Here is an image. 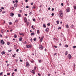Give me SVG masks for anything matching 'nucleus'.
<instances>
[{"label":"nucleus","instance_id":"f257e3e1","mask_svg":"<svg viewBox=\"0 0 76 76\" xmlns=\"http://www.w3.org/2000/svg\"><path fill=\"white\" fill-rule=\"evenodd\" d=\"M58 16L59 17H63V12L61 10H60L59 12Z\"/></svg>","mask_w":76,"mask_h":76},{"label":"nucleus","instance_id":"f03ea898","mask_svg":"<svg viewBox=\"0 0 76 76\" xmlns=\"http://www.w3.org/2000/svg\"><path fill=\"white\" fill-rule=\"evenodd\" d=\"M70 8L68 7L66 9V12H70Z\"/></svg>","mask_w":76,"mask_h":76},{"label":"nucleus","instance_id":"7ed1b4c3","mask_svg":"<svg viewBox=\"0 0 76 76\" xmlns=\"http://www.w3.org/2000/svg\"><path fill=\"white\" fill-rule=\"evenodd\" d=\"M4 42L3 41V40L2 39L1 40V44H2V45H4Z\"/></svg>","mask_w":76,"mask_h":76},{"label":"nucleus","instance_id":"20e7f679","mask_svg":"<svg viewBox=\"0 0 76 76\" xmlns=\"http://www.w3.org/2000/svg\"><path fill=\"white\" fill-rule=\"evenodd\" d=\"M68 58H69V59H70L72 58V56H71V55L69 54L68 56Z\"/></svg>","mask_w":76,"mask_h":76},{"label":"nucleus","instance_id":"39448f33","mask_svg":"<svg viewBox=\"0 0 76 76\" xmlns=\"http://www.w3.org/2000/svg\"><path fill=\"white\" fill-rule=\"evenodd\" d=\"M39 49L40 50H42L43 48V47L42 46V45H39Z\"/></svg>","mask_w":76,"mask_h":76},{"label":"nucleus","instance_id":"423d86ee","mask_svg":"<svg viewBox=\"0 0 76 76\" xmlns=\"http://www.w3.org/2000/svg\"><path fill=\"white\" fill-rule=\"evenodd\" d=\"M44 37V36L41 37V39H40V42H42V40H43Z\"/></svg>","mask_w":76,"mask_h":76},{"label":"nucleus","instance_id":"0eeeda50","mask_svg":"<svg viewBox=\"0 0 76 76\" xmlns=\"http://www.w3.org/2000/svg\"><path fill=\"white\" fill-rule=\"evenodd\" d=\"M49 29V28H46L45 29V31L46 32H48V30Z\"/></svg>","mask_w":76,"mask_h":76},{"label":"nucleus","instance_id":"6e6552de","mask_svg":"<svg viewBox=\"0 0 76 76\" xmlns=\"http://www.w3.org/2000/svg\"><path fill=\"white\" fill-rule=\"evenodd\" d=\"M26 66L27 67H29V63L28 62L26 63Z\"/></svg>","mask_w":76,"mask_h":76},{"label":"nucleus","instance_id":"1a4fd4ad","mask_svg":"<svg viewBox=\"0 0 76 76\" xmlns=\"http://www.w3.org/2000/svg\"><path fill=\"white\" fill-rule=\"evenodd\" d=\"M24 20H25V22H28V20H27V18H26V17L24 18Z\"/></svg>","mask_w":76,"mask_h":76},{"label":"nucleus","instance_id":"9d476101","mask_svg":"<svg viewBox=\"0 0 76 76\" xmlns=\"http://www.w3.org/2000/svg\"><path fill=\"white\" fill-rule=\"evenodd\" d=\"M1 54L2 55H3V54H6V53L4 51H2L1 53Z\"/></svg>","mask_w":76,"mask_h":76},{"label":"nucleus","instance_id":"9b49d317","mask_svg":"<svg viewBox=\"0 0 76 76\" xmlns=\"http://www.w3.org/2000/svg\"><path fill=\"white\" fill-rule=\"evenodd\" d=\"M10 16H12V17H13V16H14V14L13 13H11L10 14Z\"/></svg>","mask_w":76,"mask_h":76},{"label":"nucleus","instance_id":"f8f14e48","mask_svg":"<svg viewBox=\"0 0 76 76\" xmlns=\"http://www.w3.org/2000/svg\"><path fill=\"white\" fill-rule=\"evenodd\" d=\"M31 36H32V35H35V33H31Z\"/></svg>","mask_w":76,"mask_h":76},{"label":"nucleus","instance_id":"ddd939ff","mask_svg":"<svg viewBox=\"0 0 76 76\" xmlns=\"http://www.w3.org/2000/svg\"><path fill=\"white\" fill-rule=\"evenodd\" d=\"M31 73L33 74H35V73L34 72V70L33 69L31 71Z\"/></svg>","mask_w":76,"mask_h":76},{"label":"nucleus","instance_id":"4468645a","mask_svg":"<svg viewBox=\"0 0 76 76\" xmlns=\"http://www.w3.org/2000/svg\"><path fill=\"white\" fill-rule=\"evenodd\" d=\"M26 47H27V48H30V47H31V45H28L27 46H26Z\"/></svg>","mask_w":76,"mask_h":76},{"label":"nucleus","instance_id":"2eb2a0df","mask_svg":"<svg viewBox=\"0 0 76 76\" xmlns=\"http://www.w3.org/2000/svg\"><path fill=\"white\" fill-rule=\"evenodd\" d=\"M19 34L20 35H22V36H24V34H23V33H20Z\"/></svg>","mask_w":76,"mask_h":76},{"label":"nucleus","instance_id":"dca6fc26","mask_svg":"<svg viewBox=\"0 0 76 76\" xmlns=\"http://www.w3.org/2000/svg\"><path fill=\"white\" fill-rule=\"evenodd\" d=\"M53 40L55 42H56V41H57V39L56 38H55L53 39Z\"/></svg>","mask_w":76,"mask_h":76},{"label":"nucleus","instance_id":"f3484780","mask_svg":"<svg viewBox=\"0 0 76 76\" xmlns=\"http://www.w3.org/2000/svg\"><path fill=\"white\" fill-rule=\"evenodd\" d=\"M17 6H18V5L17 4H14V7H17Z\"/></svg>","mask_w":76,"mask_h":76},{"label":"nucleus","instance_id":"a211bd4d","mask_svg":"<svg viewBox=\"0 0 76 76\" xmlns=\"http://www.w3.org/2000/svg\"><path fill=\"white\" fill-rule=\"evenodd\" d=\"M22 40V37H20L19 38V41H21Z\"/></svg>","mask_w":76,"mask_h":76},{"label":"nucleus","instance_id":"6ab92c4d","mask_svg":"<svg viewBox=\"0 0 76 76\" xmlns=\"http://www.w3.org/2000/svg\"><path fill=\"white\" fill-rule=\"evenodd\" d=\"M66 28H69V25L68 24H67L66 26Z\"/></svg>","mask_w":76,"mask_h":76},{"label":"nucleus","instance_id":"aec40b11","mask_svg":"<svg viewBox=\"0 0 76 76\" xmlns=\"http://www.w3.org/2000/svg\"><path fill=\"white\" fill-rule=\"evenodd\" d=\"M14 38H17V35L16 34L14 35Z\"/></svg>","mask_w":76,"mask_h":76},{"label":"nucleus","instance_id":"412c9836","mask_svg":"<svg viewBox=\"0 0 76 76\" xmlns=\"http://www.w3.org/2000/svg\"><path fill=\"white\" fill-rule=\"evenodd\" d=\"M56 22H57V24H59V21L58 20H57L56 21Z\"/></svg>","mask_w":76,"mask_h":76},{"label":"nucleus","instance_id":"4be33fe9","mask_svg":"<svg viewBox=\"0 0 76 76\" xmlns=\"http://www.w3.org/2000/svg\"><path fill=\"white\" fill-rule=\"evenodd\" d=\"M18 17H20L21 16V15H20V14H19L18 15Z\"/></svg>","mask_w":76,"mask_h":76},{"label":"nucleus","instance_id":"5701e85b","mask_svg":"<svg viewBox=\"0 0 76 76\" xmlns=\"http://www.w3.org/2000/svg\"><path fill=\"white\" fill-rule=\"evenodd\" d=\"M3 72H1L0 73V76H1V75H3Z\"/></svg>","mask_w":76,"mask_h":76},{"label":"nucleus","instance_id":"b1692460","mask_svg":"<svg viewBox=\"0 0 76 76\" xmlns=\"http://www.w3.org/2000/svg\"><path fill=\"white\" fill-rule=\"evenodd\" d=\"M18 22V20H17L15 21V22L17 23Z\"/></svg>","mask_w":76,"mask_h":76},{"label":"nucleus","instance_id":"393cba45","mask_svg":"<svg viewBox=\"0 0 76 76\" xmlns=\"http://www.w3.org/2000/svg\"><path fill=\"white\" fill-rule=\"evenodd\" d=\"M43 26L44 28H45L46 27V26L45 25V24H44L43 25Z\"/></svg>","mask_w":76,"mask_h":76},{"label":"nucleus","instance_id":"a878e982","mask_svg":"<svg viewBox=\"0 0 76 76\" xmlns=\"http://www.w3.org/2000/svg\"><path fill=\"white\" fill-rule=\"evenodd\" d=\"M68 54V53H67V51H66L65 52V55H67Z\"/></svg>","mask_w":76,"mask_h":76},{"label":"nucleus","instance_id":"bb28decb","mask_svg":"<svg viewBox=\"0 0 76 76\" xmlns=\"http://www.w3.org/2000/svg\"><path fill=\"white\" fill-rule=\"evenodd\" d=\"M37 33L38 34H39V30H37Z\"/></svg>","mask_w":76,"mask_h":76},{"label":"nucleus","instance_id":"cd10ccee","mask_svg":"<svg viewBox=\"0 0 76 76\" xmlns=\"http://www.w3.org/2000/svg\"><path fill=\"white\" fill-rule=\"evenodd\" d=\"M74 7V9H76V6H73Z\"/></svg>","mask_w":76,"mask_h":76},{"label":"nucleus","instance_id":"c85d7f7f","mask_svg":"<svg viewBox=\"0 0 76 76\" xmlns=\"http://www.w3.org/2000/svg\"><path fill=\"white\" fill-rule=\"evenodd\" d=\"M7 45H10V43L9 42H8L7 43Z\"/></svg>","mask_w":76,"mask_h":76},{"label":"nucleus","instance_id":"c756f323","mask_svg":"<svg viewBox=\"0 0 76 76\" xmlns=\"http://www.w3.org/2000/svg\"><path fill=\"white\" fill-rule=\"evenodd\" d=\"M32 8L33 9H35L36 8L35 7V6H33Z\"/></svg>","mask_w":76,"mask_h":76},{"label":"nucleus","instance_id":"7c9ffc66","mask_svg":"<svg viewBox=\"0 0 76 76\" xmlns=\"http://www.w3.org/2000/svg\"><path fill=\"white\" fill-rule=\"evenodd\" d=\"M42 7V5L40 4L39 5V7Z\"/></svg>","mask_w":76,"mask_h":76},{"label":"nucleus","instance_id":"2f4dec72","mask_svg":"<svg viewBox=\"0 0 76 76\" xmlns=\"http://www.w3.org/2000/svg\"><path fill=\"white\" fill-rule=\"evenodd\" d=\"M2 13H3V14H4V13H6V12H5V11H4L2 12Z\"/></svg>","mask_w":76,"mask_h":76},{"label":"nucleus","instance_id":"473e14b6","mask_svg":"<svg viewBox=\"0 0 76 76\" xmlns=\"http://www.w3.org/2000/svg\"><path fill=\"white\" fill-rule=\"evenodd\" d=\"M9 25H12V23L10 22L9 23Z\"/></svg>","mask_w":76,"mask_h":76},{"label":"nucleus","instance_id":"72a5a7b5","mask_svg":"<svg viewBox=\"0 0 76 76\" xmlns=\"http://www.w3.org/2000/svg\"><path fill=\"white\" fill-rule=\"evenodd\" d=\"M51 15L52 16H53L54 15V13H52L51 14Z\"/></svg>","mask_w":76,"mask_h":76},{"label":"nucleus","instance_id":"f704fd0d","mask_svg":"<svg viewBox=\"0 0 76 76\" xmlns=\"http://www.w3.org/2000/svg\"><path fill=\"white\" fill-rule=\"evenodd\" d=\"M16 51L17 52H18V51H19V49H17L16 50Z\"/></svg>","mask_w":76,"mask_h":76},{"label":"nucleus","instance_id":"c9c22d12","mask_svg":"<svg viewBox=\"0 0 76 76\" xmlns=\"http://www.w3.org/2000/svg\"><path fill=\"white\" fill-rule=\"evenodd\" d=\"M48 26H50V23H48L47 24Z\"/></svg>","mask_w":76,"mask_h":76},{"label":"nucleus","instance_id":"e433bc0d","mask_svg":"<svg viewBox=\"0 0 76 76\" xmlns=\"http://www.w3.org/2000/svg\"><path fill=\"white\" fill-rule=\"evenodd\" d=\"M36 38H35L33 40L34 41H35L36 40Z\"/></svg>","mask_w":76,"mask_h":76},{"label":"nucleus","instance_id":"4c0bfd02","mask_svg":"<svg viewBox=\"0 0 76 76\" xmlns=\"http://www.w3.org/2000/svg\"><path fill=\"white\" fill-rule=\"evenodd\" d=\"M41 60H39V63H41Z\"/></svg>","mask_w":76,"mask_h":76},{"label":"nucleus","instance_id":"58836bf2","mask_svg":"<svg viewBox=\"0 0 76 76\" xmlns=\"http://www.w3.org/2000/svg\"><path fill=\"white\" fill-rule=\"evenodd\" d=\"M76 48V46H73V48Z\"/></svg>","mask_w":76,"mask_h":76},{"label":"nucleus","instance_id":"ea45409f","mask_svg":"<svg viewBox=\"0 0 76 76\" xmlns=\"http://www.w3.org/2000/svg\"><path fill=\"white\" fill-rule=\"evenodd\" d=\"M65 46H66V48L68 47V45H66Z\"/></svg>","mask_w":76,"mask_h":76},{"label":"nucleus","instance_id":"a19ab883","mask_svg":"<svg viewBox=\"0 0 76 76\" xmlns=\"http://www.w3.org/2000/svg\"><path fill=\"white\" fill-rule=\"evenodd\" d=\"M30 41H31V42H32V39L31 38L30 39Z\"/></svg>","mask_w":76,"mask_h":76},{"label":"nucleus","instance_id":"79ce46f5","mask_svg":"<svg viewBox=\"0 0 76 76\" xmlns=\"http://www.w3.org/2000/svg\"><path fill=\"white\" fill-rule=\"evenodd\" d=\"M15 3H18V1L17 0H16L15 1Z\"/></svg>","mask_w":76,"mask_h":76},{"label":"nucleus","instance_id":"37998d69","mask_svg":"<svg viewBox=\"0 0 76 76\" xmlns=\"http://www.w3.org/2000/svg\"><path fill=\"white\" fill-rule=\"evenodd\" d=\"M53 10H54V8H52V11H53Z\"/></svg>","mask_w":76,"mask_h":76},{"label":"nucleus","instance_id":"c03bdc74","mask_svg":"<svg viewBox=\"0 0 76 76\" xmlns=\"http://www.w3.org/2000/svg\"><path fill=\"white\" fill-rule=\"evenodd\" d=\"M7 75H10V73H7Z\"/></svg>","mask_w":76,"mask_h":76},{"label":"nucleus","instance_id":"a18cd8bd","mask_svg":"<svg viewBox=\"0 0 76 76\" xmlns=\"http://www.w3.org/2000/svg\"><path fill=\"white\" fill-rule=\"evenodd\" d=\"M14 71L15 72H17V69H15V70H14Z\"/></svg>","mask_w":76,"mask_h":76},{"label":"nucleus","instance_id":"49530a36","mask_svg":"<svg viewBox=\"0 0 76 76\" xmlns=\"http://www.w3.org/2000/svg\"><path fill=\"white\" fill-rule=\"evenodd\" d=\"M51 9V8H50V7H49L48 8V10H50Z\"/></svg>","mask_w":76,"mask_h":76},{"label":"nucleus","instance_id":"de8ad7c7","mask_svg":"<svg viewBox=\"0 0 76 76\" xmlns=\"http://www.w3.org/2000/svg\"><path fill=\"white\" fill-rule=\"evenodd\" d=\"M26 8H29V6H26Z\"/></svg>","mask_w":76,"mask_h":76},{"label":"nucleus","instance_id":"09e8293b","mask_svg":"<svg viewBox=\"0 0 76 76\" xmlns=\"http://www.w3.org/2000/svg\"><path fill=\"white\" fill-rule=\"evenodd\" d=\"M1 9H4V7H1Z\"/></svg>","mask_w":76,"mask_h":76},{"label":"nucleus","instance_id":"8fccbe9b","mask_svg":"<svg viewBox=\"0 0 76 76\" xmlns=\"http://www.w3.org/2000/svg\"><path fill=\"white\" fill-rule=\"evenodd\" d=\"M61 6H63V3H62L61 4Z\"/></svg>","mask_w":76,"mask_h":76},{"label":"nucleus","instance_id":"3c124183","mask_svg":"<svg viewBox=\"0 0 76 76\" xmlns=\"http://www.w3.org/2000/svg\"><path fill=\"white\" fill-rule=\"evenodd\" d=\"M38 75H39V76H41V74H39V73H38Z\"/></svg>","mask_w":76,"mask_h":76},{"label":"nucleus","instance_id":"603ef678","mask_svg":"<svg viewBox=\"0 0 76 76\" xmlns=\"http://www.w3.org/2000/svg\"><path fill=\"white\" fill-rule=\"evenodd\" d=\"M61 29V27H59V28H58V29Z\"/></svg>","mask_w":76,"mask_h":76},{"label":"nucleus","instance_id":"864d4df0","mask_svg":"<svg viewBox=\"0 0 76 76\" xmlns=\"http://www.w3.org/2000/svg\"><path fill=\"white\" fill-rule=\"evenodd\" d=\"M1 33H3V30H1Z\"/></svg>","mask_w":76,"mask_h":76},{"label":"nucleus","instance_id":"5fc2aeb1","mask_svg":"<svg viewBox=\"0 0 76 76\" xmlns=\"http://www.w3.org/2000/svg\"><path fill=\"white\" fill-rule=\"evenodd\" d=\"M11 51H12V50H8V52H11Z\"/></svg>","mask_w":76,"mask_h":76},{"label":"nucleus","instance_id":"6e6d98bb","mask_svg":"<svg viewBox=\"0 0 76 76\" xmlns=\"http://www.w3.org/2000/svg\"><path fill=\"white\" fill-rule=\"evenodd\" d=\"M29 15H32V12H30L29 13Z\"/></svg>","mask_w":76,"mask_h":76},{"label":"nucleus","instance_id":"4d7b16f0","mask_svg":"<svg viewBox=\"0 0 76 76\" xmlns=\"http://www.w3.org/2000/svg\"><path fill=\"white\" fill-rule=\"evenodd\" d=\"M1 11H2V10L1 9H0V12H1Z\"/></svg>","mask_w":76,"mask_h":76},{"label":"nucleus","instance_id":"13d9d810","mask_svg":"<svg viewBox=\"0 0 76 76\" xmlns=\"http://www.w3.org/2000/svg\"><path fill=\"white\" fill-rule=\"evenodd\" d=\"M71 28H73V26H71Z\"/></svg>","mask_w":76,"mask_h":76},{"label":"nucleus","instance_id":"bf43d9fd","mask_svg":"<svg viewBox=\"0 0 76 76\" xmlns=\"http://www.w3.org/2000/svg\"><path fill=\"white\" fill-rule=\"evenodd\" d=\"M33 21H35V19H33Z\"/></svg>","mask_w":76,"mask_h":76},{"label":"nucleus","instance_id":"052dcab7","mask_svg":"<svg viewBox=\"0 0 76 76\" xmlns=\"http://www.w3.org/2000/svg\"><path fill=\"white\" fill-rule=\"evenodd\" d=\"M12 57H15V55H13Z\"/></svg>","mask_w":76,"mask_h":76},{"label":"nucleus","instance_id":"680f3d73","mask_svg":"<svg viewBox=\"0 0 76 76\" xmlns=\"http://www.w3.org/2000/svg\"><path fill=\"white\" fill-rule=\"evenodd\" d=\"M19 11L20 12H22V10H20Z\"/></svg>","mask_w":76,"mask_h":76},{"label":"nucleus","instance_id":"e2e57ef3","mask_svg":"<svg viewBox=\"0 0 76 76\" xmlns=\"http://www.w3.org/2000/svg\"><path fill=\"white\" fill-rule=\"evenodd\" d=\"M0 37H2V35H1V34H0Z\"/></svg>","mask_w":76,"mask_h":76},{"label":"nucleus","instance_id":"0e129e2a","mask_svg":"<svg viewBox=\"0 0 76 76\" xmlns=\"http://www.w3.org/2000/svg\"><path fill=\"white\" fill-rule=\"evenodd\" d=\"M25 1L26 2H28V0H26Z\"/></svg>","mask_w":76,"mask_h":76},{"label":"nucleus","instance_id":"69168bd1","mask_svg":"<svg viewBox=\"0 0 76 76\" xmlns=\"http://www.w3.org/2000/svg\"><path fill=\"white\" fill-rule=\"evenodd\" d=\"M6 38H8V37H7V36H6Z\"/></svg>","mask_w":76,"mask_h":76},{"label":"nucleus","instance_id":"338daca9","mask_svg":"<svg viewBox=\"0 0 76 76\" xmlns=\"http://www.w3.org/2000/svg\"><path fill=\"white\" fill-rule=\"evenodd\" d=\"M54 47H55V48H57V46H54Z\"/></svg>","mask_w":76,"mask_h":76},{"label":"nucleus","instance_id":"774afa93","mask_svg":"<svg viewBox=\"0 0 76 76\" xmlns=\"http://www.w3.org/2000/svg\"><path fill=\"white\" fill-rule=\"evenodd\" d=\"M9 65H10V64H7V66H9Z\"/></svg>","mask_w":76,"mask_h":76}]
</instances>
